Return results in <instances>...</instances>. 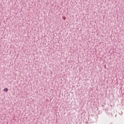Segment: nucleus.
I'll list each match as a JSON object with an SVG mask.
<instances>
[{
	"instance_id": "f257e3e1",
	"label": "nucleus",
	"mask_w": 124,
	"mask_h": 124,
	"mask_svg": "<svg viewBox=\"0 0 124 124\" xmlns=\"http://www.w3.org/2000/svg\"><path fill=\"white\" fill-rule=\"evenodd\" d=\"M8 88H5L4 89V91H6V92H7L8 91Z\"/></svg>"
}]
</instances>
